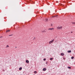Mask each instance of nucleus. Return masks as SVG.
I'll return each mask as SVG.
<instances>
[{
  "instance_id": "4",
  "label": "nucleus",
  "mask_w": 75,
  "mask_h": 75,
  "mask_svg": "<svg viewBox=\"0 0 75 75\" xmlns=\"http://www.w3.org/2000/svg\"><path fill=\"white\" fill-rule=\"evenodd\" d=\"M45 22H48V18H46L45 19Z\"/></svg>"
},
{
  "instance_id": "8",
  "label": "nucleus",
  "mask_w": 75,
  "mask_h": 75,
  "mask_svg": "<svg viewBox=\"0 0 75 75\" xmlns=\"http://www.w3.org/2000/svg\"><path fill=\"white\" fill-rule=\"evenodd\" d=\"M58 16V15H56V16H53L52 17H52H57V18Z\"/></svg>"
},
{
  "instance_id": "30",
  "label": "nucleus",
  "mask_w": 75,
  "mask_h": 75,
  "mask_svg": "<svg viewBox=\"0 0 75 75\" xmlns=\"http://www.w3.org/2000/svg\"><path fill=\"white\" fill-rule=\"evenodd\" d=\"M73 33V32H71V33Z\"/></svg>"
},
{
  "instance_id": "17",
  "label": "nucleus",
  "mask_w": 75,
  "mask_h": 75,
  "mask_svg": "<svg viewBox=\"0 0 75 75\" xmlns=\"http://www.w3.org/2000/svg\"><path fill=\"white\" fill-rule=\"evenodd\" d=\"M31 4H33V3H34V2H30Z\"/></svg>"
},
{
  "instance_id": "27",
  "label": "nucleus",
  "mask_w": 75,
  "mask_h": 75,
  "mask_svg": "<svg viewBox=\"0 0 75 75\" xmlns=\"http://www.w3.org/2000/svg\"><path fill=\"white\" fill-rule=\"evenodd\" d=\"M29 2H31V0H29Z\"/></svg>"
},
{
  "instance_id": "13",
  "label": "nucleus",
  "mask_w": 75,
  "mask_h": 75,
  "mask_svg": "<svg viewBox=\"0 0 75 75\" xmlns=\"http://www.w3.org/2000/svg\"><path fill=\"white\" fill-rule=\"evenodd\" d=\"M68 69H71V67H68Z\"/></svg>"
},
{
  "instance_id": "11",
  "label": "nucleus",
  "mask_w": 75,
  "mask_h": 75,
  "mask_svg": "<svg viewBox=\"0 0 75 75\" xmlns=\"http://www.w3.org/2000/svg\"><path fill=\"white\" fill-rule=\"evenodd\" d=\"M42 32V33H46V31H45V30H43V31H41Z\"/></svg>"
},
{
  "instance_id": "25",
  "label": "nucleus",
  "mask_w": 75,
  "mask_h": 75,
  "mask_svg": "<svg viewBox=\"0 0 75 75\" xmlns=\"http://www.w3.org/2000/svg\"><path fill=\"white\" fill-rule=\"evenodd\" d=\"M63 59H64V60H65V58H63Z\"/></svg>"
},
{
  "instance_id": "6",
  "label": "nucleus",
  "mask_w": 75,
  "mask_h": 75,
  "mask_svg": "<svg viewBox=\"0 0 75 75\" xmlns=\"http://www.w3.org/2000/svg\"><path fill=\"white\" fill-rule=\"evenodd\" d=\"M61 55H62V56H64V53H62L61 54Z\"/></svg>"
},
{
  "instance_id": "22",
  "label": "nucleus",
  "mask_w": 75,
  "mask_h": 75,
  "mask_svg": "<svg viewBox=\"0 0 75 75\" xmlns=\"http://www.w3.org/2000/svg\"><path fill=\"white\" fill-rule=\"evenodd\" d=\"M35 40V38H34V39H33V40Z\"/></svg>"
},
{
  "instance_id": "7",
  "label": "nucleus",
  "mask_w": 75,
  "mask_h": 75,
  "mask_svg": "<svg viewBox=\"0 0 75 75\" xmlns=\"http://www.w3.org/2000/svg\"><path fill=\"white\" fill-rule=\"evenodd\" d=\"M67 52H68V53H71V50H68L67 51Z\"/></svg>"
},
{
  "instance_id": "24",
  "label": "nucleus",
  "mask_w": 75,
  "mask_h": 75,
  "mask_svg": "<svg viewBox=\"0 0 75 75\" xmlns=\"http://www.w3.org/2000/svg\"><path fill=\"white\" fill-rule=\"evenodd\" d=\"M59 5H60V6H62V4H60Z\"/></svg>"
},
{
  "instance_id": "9",
  "label": "nucleus",
  "mask_w": 75,
  "mask_h": 75,
  "mask_svg": "<svg viewBox=\"0 0 75 75\" xmlns=\"http://www.w3.org/2000/svg\"><path fill=\"white\" fill-rule=\"evenodd\" d=\"M10 31V30H6V33H8V32H9Z\"/></svg>"
},
{
  "instance_id": "14",
  "label": "nucleus",
  "mask_w": 75,
  "mask_h": 75,
  "mask_svg": "<svg viewBox=\"0 0 75 75\" xmlns=\"http://www.w3.org/2000/svg\"><path fill=\"white\" fill-rule=\"evenodd\" d=\"M74 57H71V59H74Z\"/></svg>"
},
{
  "instance_id": "18",
  "label": "nucleus",
  "mask_w": 75,
  "mask_h": 75,
  "mask_svg": "<svg viewBox=\"0 0 75 75\" xmlns=\"http://www.w3.org/2000/svg\"><path fill=\"white\" fill-rule=\"evenodd\" d=\"M53 59V58H50V60H52Z\"/></svg>"
},
{
  "instance_id": "5",
  "label": "nucleus",
  "mask_w": 75,
  "mask_h": 75,
  "mask_svg": "<svg viewBox=\"0 0 75 75\" xmlns=\"http://www.w3.org/2000/svg\"><path fill=\"white\" fill-rule=\"evenodd\" d=\"M47 70V68H44L43 69V71H45Z\"/></svg>"
},
{
  "instance_id": "31",
  "label": "nucleus",
  "mask_w": 75,
  "mask_h": 75,
  "mask_svg": "<svg viewBox=\"0 0 75 75\" xmlns=\"http://www.w3.org/2000/svg\"><path fill=\"white\" fill-rule=\"evenodd\" d=\"M16 48H17V47H16Z\"/></svg>"
},
{
  "instance_id": "19",
  "label": "nucleus",
  "mask_w": 75,
  "mask_h": 75,
  "mask_svg": "<svg viewBox=\"0 0 75 75\" xmlns=\"http://www.w3.org/2000/svg\"><path fill=\"white\" fill-rule=\"evenodd\" d=\"M46 60V59H43V61H45Z\"/></svg>"
},
{
  "instance_id": "2",
  "label": "nucleus",
  "mask_w": 75,
  "mask_h": 75,
  "mask_svg": "<svg viewBox=\"0 0 75 75\" xmlns=\"http://www.w3.org/2000/svg\"><path fill=\"white\" fill-rule=\"evenodd\" d=\"M62 27H58L57 28V29H59H59H62Z\"/></svg>"
},
{
  "instance_id": "26",
  "label": "nucleus",
  "mask_w": 75,
  "mask_h": 75,
  "mask_svg": "<svg viewBox=\"0 0 75 75\" xmlns=\"http://www.w3.org/2000/svg\"><path fill=\"white\" fill-rule=\"evenodd\" d=\"M3 37V36H1L0 37V38H2Z\"/></svg>"
},
{
  "instance_id": "23",
  "label": "nucleus",
  "mask_w": 75,
  "mask_h": 75,
  "mask_svg": "<svg viewBox=\"0 0 75 75\" xmlns=\"http://www.w3.org/2000/svg\"><path fill=\"white\" fill-rule=\"evenodd\" d=\"M48 64V62H46V64Z\"/></svg>"
},
{
  "instance_id": "28",
  "label": "nucleus",
  "mask_w": 75,
  "mask_h": 75,
  "mask_svg": "<svg viewBox=\"0 0 75 75\" xmlns=\"http://www.w3.org/2000/svg\"><path fill=\"white\" fill-rule=\"evenodd\" d=\"M3 71H4H4H5V70H3Z\"/></svg>"
},
{
  "instance_id": "29",
  "label": "nucleus",
  "mask_w": 75,
  "mask_h": 75,
  "mask_svg": "<svg viewBox=\"0 0 75 75\" xmlns=\"http://www.w3.org/2000/svg\"><path fill=\"white\" fill-rule=\"evenodd\" d=\"M51 26H52V24H51Z\"/></svg>"
},
{
  "instance_id": "21",
  "label": "nucleus",
  "mask_w": 75,
  "mask_h": 75,
  "mask_svg": "<svg viewBox=\"0 0 75 75\" xmlns=\"http://www.w3.org/2000/svg\"><path fill=\"white\" fill-rule=\"evenodd\" d=\"M12 35H9V36H12Z\"/></svg>"
},
{
  "instance_id": "15",
  "label": "nucleus",
  "mask_w": 75,
  "mask_h": 75,
  "mask_svg": "<svg viewBox=\"0 0 75 75\" xmlns=\"http://www.w3.org/2000/svg\"><path fill=\"white\" fill-rule=\"evenodd\" d=\"M37 71H34V74H37Z\"/></svg>"
},
{
  "instance_id": "16",
  "label": "nucleus",
  "mask_w": 75,
  "mask_h": 75,
  "mask_svg": "<svg viewBox=\"0 0 75 75\" xmlns=\"http://www.w3.org/2000/svg\"><path fill=\"white\" fill-rule=\"evenodd\" d=\"M72 24H73V25H75V22H73Z\"/></svg>"
},
{
  "instance_id": "20",
  "label": "nucleus",
  "mask_w": 75,
  "mask_h": 75,
  "mask_svg": "<svg viewBox=\"0 0 75 75\" xmlns=\"http://www.w3.org/2000/svg\"><path fill=\"white\" fill-rule=\"evenodd\" d=\"M9 47V46H8V45H7L6 47Z\"/></svg>"
},
{
  "instance_id": "32",
  "label": "nucleus",
  "mask_w": 75,
  "mask_h": 75,
  "mask_svg": "<svg viewBox=\"0 0 75 75\" xmlns=\"http://www.w3.org/2000/svg\"><path fill=\"white\" fill-rule=\"evenodd\" d=\"M56 37V38H57V37Z\"/></svg>"
},
{
  "instance_id": "12",
  "label": "nucleus",
  "mask_w": 75,
  "mask_h": 75,
  "mask_svg": "<svg viewBox=\"0 0 75 75\" xmlns=\"http://www.w3.org/2000/svg\"><path fill=\"white\" fill-rule=\"evenodd\" d=\"M21 69H22V67H20V68L19 69V70H21Z\"/></svg>"
},
{
  "instance_id": "10",
  "label": "nucleus",
  "mask_w": 75,
  "mask_h": 75,
  "mask_svg": "<svg viewBox=\"0 0 75 75\" xmlns=\"http://www.w3.org/2000/svg\"><path fill=\"white\" fill-rule=\"evenodd\" d=\"M26 63H28L29 62V61L28 60H26Z\"/></svg>"
},
{
  "instance_id": "3",
  "label": "nucleus",
  "mask_w": 75,
  "mask_h": 75,
  "mask_svg": "<svg viewBox=\"0 0 75 75\" xmlns=\"http://www.w3.org/2000/svg\"><path fill=\"white\" fill-rule=\"evenodd\" d=\"M54 28H49L48 30H54Z\"/></svg>"
},
{
  "instance_id": "1",
  "label": "nucleus",
  "mask_w": 75,
  "mask_h": 75,
  "mask_svg": "<svg viewBox=\"0 0 75 75\" xmlns=\"http://www.w3.org/2000/svg\"><path fill=\"white\" fill-rule=\"evenodd\" d=\"M54 39H53L52 40L50 41L49 42V43L50 44H51V43H52V42H54Z\"/></svg>"
}]
</instances>
